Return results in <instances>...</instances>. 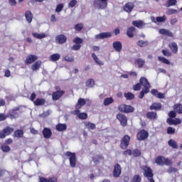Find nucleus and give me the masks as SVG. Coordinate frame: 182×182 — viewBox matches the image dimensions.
I'll return each mask as SVG.
<instances>
[{
  "label": "nucleus",
  "mask_w": 182,
  "mask_h": 182,
  "mask_svg": "<svg viewBox=\"0 0 182 182\" xmlns=\"http://www.w3.org/2000/svg\"><path fill=\"white\" fill-rule=\"evenodd\" d=\"M139 84L141 85V86H144V88L142 89V90L140 92L139 94V99H143L144 97V95H147V93L150 92V87H151V85H150V82H149V80L144 77H141L139 80Z\"/></svg>",
  "instance_id": "1"
},
{
  "label": "nucleus",
  "mask_w": 182,
  "mask_h": 182,
  "mask_svg": "<svg viewBox=\"0 0 182 182\" xmlns=\"http://www.w3.org/2000/svg\"><path fill=\"white\" fill-rule=\"evenodd\" d=\"M142 170L144 171V177H146L147 180L150 182H156L154 181V174L153 173V170H151V168L147 166H144L142 167Z\"/></svg>",
  "instance_id": "2"
},
{
  "label": "nucleus",
  "mask_w": 182,
  "mask_h": 182,
  "mask_svg": "<svg viewBox=\"0 0 182 182\" xmlns=\"http://www.w3.org/2000/svg\"><path fill=\"white\" fill-rule=\"evenodd\" d=\"M155 163L158 164V166H164V164L165 166H171V164H173V161L163 156H159L156 157Z\"/></svg>",
  "instance_id": "3"
},
{
  "label": "nucleus",
  "mask_w": 182,
  "mask_h": 182,
  "mask_svg": "<svg viewBox=\"0 0 182 182\" xmlns=\"http://www.w3.org/2000/svg\"><path fill=\"white\" fill-rule=\"evenodd\" d=\"M55 89L56 91L52 93V99L54 102H56L65 95V90H60V87L59 86H56Z\"/></svg>",
  "instance_id": "4"
},
{
  "label": "nucleus",
  "mask_w": 182,
  "mask_h": 182,
  "mask_svg": "<svg viewBox=\"0 0 182 182\" xmlns=\"http://www.w3.org/2000/svg\"><path fill=\"white\" fill-rule=\"evenodd\" d=\"M107 1L109 0H94L93 6L97 9H106L107 8Z\"/></svg>",
  "instance_id": "5"
},
{
  "label": "nucleus",
  "mask_w": 182,
  "mask_h": 182,
  "mask_svg": "<svg viewBox=\"0 0 182 182\" xmlns=\"http://www.w3.org/2000/svg\"><path fill=\"white\" fill-rule=\"evenodd\" d=\"M65 156L66 157H70L69 160L70 167H73V168H74V167H76V154L68 151L67 152H65Z\"/></svg>",
  "instance_id": "6"
},
{
  "label": "nucleus",
  "mask_w": 182,
  "mask_h": 182,
  "mask_svg": "<svg viewBox=\"0 0 182 182\" xmlns=\"http://www.w3.org/2000/svg\"><path fill=\"white\" fill-rule=\"evenodd\" d=\"M14 128L9 126L6 127L4 129L0 131V139H5L8 136H11L14 133Z\"/></svg>",
  "instance_id": "7"
},
{
  "label": "nucleus",
  "mask_w": 182,
  "mask_h": 182,
  "mask_svg": "<svg viewBox=\"0 0 182 182\" xmlns=\"http://www.w3.org/2000/svg\"><path fill=\"white\" fill-rule=\"evenodd\" d=\"M118 109L122 113H133V112H134V107H133L132 105H127L126 104L119 105Z\"/></svg>",
  "instance_id": "8"
},
{
  "label": "nucleus",
  "mask_w": 182,
  "mask_h": 182,
  "mask_svg": "<svg viewBox=\"0 0 182 182\" xmlns=\"http://www.w3.org/2000/svg\"><path fill=\"white\" fill-rule=\"evenodd\" d=\"M130 136L124 135L120 141V149L122 150H126L129 145L130 144Z\"/></svg>",
  "instance_id": "9"
},
{
  "label": "nucleus",
  "mask_w": 182,
  "mask_h": 182,
  "mask_svg": "<svg viewBox=\"0 0 182 182\" xmlns=\"http://www.w3.org/2000/svg\"><path fill=\"white\" fill-rule=\"evenodd\" d=\"M73 43H75L71 47L72 50H80L83 43V39L80 37H76L73 40Z\"/></svg>",
  "instance_id": "10"
},
{
  "label": "nucleus",
  "mask_w": 182,
  "mask_h": 182,
  "mask_svg": "<svg viewBox=\"0 0 182 182\" xmlns=\"http://www.w3.org/2000/svg\"><path fill=\"white\" fill-rule=\"evenodd\" d=\"M149 137V132L145 129L139 130L136 134V139L139 141H143V140H146Z\"/></svg>",
  "instance_id": "11"
},
{
  "label": "nucleus",
  "mask_w": 182,
  "mask_h": 182,
  "mask_svg": "<svg viewBox=\"0 0 182 182\" xmlns=\"http://www.w3.org/2000/svg\"><path fill=\"white\" fill-rule=\"evenodd\" d=\"M117 119L120 122V124L122 127H126V126H127V117L124 114L122 113L117 114Z\"/></svg>",
  "instance_id": "12"
},
{
  "label": "nucleus",
  "mask_w": 182,
  "mask_h": 182,
  "mask_svg": "<svg viewBox=\"0 0 182 182\" xmlns=\"http://www.w3.org/2000/svg\"><path fill=\"white\" fill-rule=\"evenodd\" d=\"M113 176L115 178H118L122 175V166L119 164H115L114 166V170L112 172Z\"/></svg>",
  "instance_id": "13"
},
{
  "label": "nucleus",
  "mask_w": 182,
  "mask_h": 182,
  "mask_svg": "<svg viewBox=\"0 0 182 182\" xmlns=\"http://www.w3.org/2000/svg\"><path fill=\"white\" fill-rule=\"evenodd\" d=\"M19 109V107L12 109L11 111L9 112L7 117H9L11 120L14 119H18V117H19V113H18Z\"/></svg>",
  "instance_id": "14"
},
{
  "label": "nucleus",
  "mask_w": 182,
  "mask_h": 182,
  "mask_svg": "<svg viewBox=\"0 0 182 182\" xmlns=\"http://www.w3.org/2000/svg\"><path fill=\"white\" fill-rule=\"evenodd\" d=\"M134 4L133 2H128L124 4L123 6V9L124 12H127V14H130L133 9H134Z\"/></svg>",
  "instance_id": "15"
},
{
  "label": "nucleus",
  "mask_w": 182,
  "mask_h": 182,
  "mask_svg": "<svg viewBox=\"0 0 182 182\" xmlns=\"http://www.w3.org/2000/svg\"><path fill=\"white\" fill-rule=\"evenodd\" d=\"M166 123L169 126H177V124H181V120L180 118H175V119H171V118H167L166 119Z\"/></svg>",
  "instance_id": "16"
},
{
  "label": "nucleus",
  "mask_w": 182,
  "mask_h": 182,
  "mask_svg": "<svg viewBox=\"0 0 182 182\" xmlns=\"http://www.w3.org/2000/svg\"><path fill=\"white\" fill-rule=\"evenodd\" d=\"M36 60H38V56L31 54L26 57L25 63L26 65H32V63H33V62H36Z\"/></svg>",
  "instance_id": "17"
},
{
  "label": "nucleus",
  "mask_w": 182,
  "mask_h": 182,
  "mask_svg": "<svg viewBox=\"0 0 182 182\" xmlns=\"http://www.w3.org/2000/svg\"><path fill=\"white\" fill-rule=\"evenodd\" d=\"M66 41H68V37L63 34L58 35L55 37V42L59 43L60 45H63V43H66Z\"/></svg>",
  "instance_id": "18"
},
{
  "label": "nucleus",
  "mask_w": 182,
  "mask_h": 182,
  "mask_svg": "<svg viewBox=\"0 0 182 182\" xmlns=\"http://www.w3.org/2000/svg\"><path fill=\"white\" fill-rule=\"evenodd\" d=\"M107 38H112V33L104 32L95 36V39H106Z\"/></svg>",
  "instance_id": "19"
},
{
  "label": "nucleus",
  "mask_w": 182,
  "mask_h": 182,
  "mask_svg": "<svg viewBox=\"0 0 182 182\" xmlns=\"http://www.w3.org/2000/svg\"><path fill=\"white\" fill-rule=\"evenodd\" d=\"M132 25L136 28H138V29H143L146 25V23L141 20H136L132 21Z\"/></svg>",
  "instance_id": "20"
},
{
  "label": "nucleus",
  "mask_w": 182,
  "mask_h": 182,
  "mask_svg": "<svg viewBox=\"0 0 182 182\" xmlns=\"http://www.w3.org/2000/svg\"><path fill=\"white\" fill-rule=\"evenodd\" d=\"M112 48L114 49L115 52H122V49H123V46L122 42L120 41H114L112 43Z\"/></svg>",
  "instance_id": "21"
},
{
  "label": "nucleus",
  "mask_w": 182,
  "mask_h": 182,
  "mask_svg": "<svg viewBox=\"0 0 182 182\" xmlns=\"http://www.w3.org/2000/svg\"><path fill=\"white\" fill-rule=\"evenodd\" d=\"M159 33H161V35H164V36H168V38L174 37V34H173L171 31L166 28H161L159 30Z\"/></svg>",
  "instance_id": "22"
},
{
  "label": "nucleus",
  "mask_w": 182,
  "mask_h": 182,
  "mask_svg": "<svg viewBox=\"0 0 182 182\" xmlns=\"http://www.w3.org/2000/svg\"><path fill=\"white\" fill-rule=\"evenodd\" d=\"M43 136L44 139H50V137H52V130L49 128L45 127L43 129Z\"/></svg>",
  "instance_id": "23"
},
{
  "label": "nucleus",
  "mask_w": 182,
  "mask_h": 182,
  "mask_svg": "<svg viewBox=\"0 0 182 182\" xmlns=\"http://www.w3.org/2000/svg\"><path fill=\"white\" fill-rule=\"evenodd\" d=\"M146 117L148 118L149 120H157V112H148L146 114Z\"/></svg>",
  "instance_id": "24"
},
{
  "label": "nucleus",
  "mask_w": 182,
  "mask_h": 182,
  "mask_svg": "<svg viewBox=\"0 0 182 182\" xmlns=\"http://www.w3.org/2000/svg\"><path fill=\"white\" fill-rule=\"evenodd\" d=\"M151 93L153 95V96H155V97H158V99H164L165 97L164 94L159 92V91L156 89L151 90Z\"/></svg>",
  "instance_id": "25"
},
{
  "label": "nucleus",
  "mask_w": 182,
  "mask_h": 182,
  "mask_svg": "<svg viewBox=\"0 0 182 182\" xmlns=\"http://www.w3.org/2000/svg\"><path fill=\"white\" fill-rule=\"evenodd\" d=\"M168 48L171 49L172 53H177V52H178V46H177L176 42L169 43Z\"/></svg>",
  "instance_id": "26"
},
{
  "label": "nucleus",
  "mask_w": 182,
  "mask_h": 182,
  "mask_svg": "<svg viewBox=\"0 0 182 182\" xmlns=\"http://www.w3.org/2000/svg\"><path fill=\"white\" fill-rule=\"evenodd\" d=\"M92 161L95 164H99L101 161H105V157L102 155H95V156L92 157Z\"/></svg>",
  "instance_id": "27"
},
{
  "label": "nucleus",
  "mask_w": 182,
  "mask_h": 182,
  "mask_svg": "<svg viewBox=\"0 0 182 182\" xmlns=\"http://www.w3.org/2000/svg\"><path fill=\"white\" fill-rule=\"evenodd\" d=\"M134 32H136V28H134V26H131L127 30V36H128V38H134Z\"/></svg>",
  "instance_id": "28"
},
{
  "label": "nucleus",
  "mask_w": 182,
  "mask_h": 182,
  "mask_svg": "<svg viewBox=\"0 0 182 182\" xmlns=\"http://www.w3.org/2000/svg\"><path fill=\"white\" fill-rule=\"evenodd\" d=\"M13 137L17 139H22V137H23V129H17L14 131Z\"/></svg>",
  "instance_id": "29"
},
{
  "label": "nucleus",
  "mask_w": 182,
  "mask_h": 182,
  "mask_svg": "<svg viewBox=\"0 0 182 182\" xmlns=\"http://www.w3.org/2000/svg\"><path fill=\"white\" fill-rule=\"evenodd\" d=\"M46 103V100L44 98H36L33 102L34 106H43Z\"/></svg>",
  "instance_id": "30"
},
{
  "label": "nucleus",
  "mask_w": 182,
  "mask_h": 182,
  "mask_svg": "<svg viewBox=\"0 0 182 182\" xmlns=\"http://www.w3.org/2000/svg\"><path fill=\"white\" fill-rule=\"evenodd\" d=\"M86 105V100L83 98H79L77 100V103L75 105V109H82V106Z\"/></svg>",
  "instance_id": "31"
},
{
  "label": "nucleus",
  "mask_w": 182,
  "mask_h": 182,
  "mask_svg": "<svg viewBox=\"0 0 182 182\" xmlns=\"http://www.w3.org/2000/svg\"><path fill=\"white\" fill-rule=\"evenodd\" d=\"M25 18L28 22V23H31L32 22V20L33 19V14H32V12L31 11H26L25 13Z\"/></svg>",
  "instance_id": "32"
},
{
  "label": "nucleus",
  "mask_w": 182,
  "mask_h": 182,
  "mask_svg": "<svg viewBox=\"0 0 182 182\" xmlns=\"http://www.w3.org/2000/svg\"><path fill=\"white\" fill-rule=\"evenodd\" d=\"M161 103L154 102L150 106V110H161Z\"/></svg>",
  "instance_id": "33"
},
{
  "label": "nucleus",
  "mask_w": 182,
  "mask_h": 182,
  "mask_svg": "<svg viewBox=\"0 0 182 182\" xmlns=\"http://www.w3.org/2000/svg\"><path fill=\"white\" fill-rule=\"evenodd\" d=\"M173 110L178 113V114H182V104L177 103L173 105Z\"/></svg>",
  "instance_id": "34"
},
{
  "label": "nucleus",
  "mask_w": 182,
  "mask_h": 182,
  "mask_svg": "<svg viewBox=\"0 0 182 182\" xmlns=\"http://www.w3.org/2000/svg\"><path fill=\"white\" fill-rule=\"evenodd\" d=\"M55 129L58 132H65L68 129L66 124H58L55 126Z\"/></svg>",
  "instance_id": "35"
},
{
  "label": "nucleus",
  "mask_w": 182,
  "mask_h": 182,
  "mask_svg": "<svg viewBox=\"0 0 182 182\" xmlns=\"http://www.w3.org/2000/svg\"><path fill=\"white\" fill-rule=\"evenodd\" d=\"M42 65V61H36L31 65L32 70H38L41 69V66Z\"/></svg>",
  "instance_id": "36"
},
{
  "label": "nucleus",
  "mask_w": 182,
  "mask_h": 182,
  "mask_svg": "<svg viewBox=\"0 0 182 182\" xmlns=\"http://www.w3.org/2000/svg\"><path fill=\"white\" fill-rule=\"evenodd\" d=\"M136 45L140 48H144L146 46H149V41H144L143 40H139L137 41Z\"/></svg>",
  "instance_id": "37"
},
{
  "label": "nucleus",
  "mask_w": 182,
  "mask_h": 182,
  "mask_svg": "<svg viewBox=\"0 0 182 182\" xmlns=\"http://www.w3.org/2000/svg\"><path fill=\"white\" fill-rule=\"evenodd\" d=\"M32 36L36 39H43L44 38H46V34H45L44 33H42L41 34L38 33H32Z\"/></svg>",
  "instance_id": "38"
},
{
  "label": "nucleus",
  "mask_w": 182,
  "mask_h": 182,
  "mask_svg": "<svg viewBox=\"0 0 182 182\" xmlns=\"http://www.w3.org/2000/svg\"><path fill=\"white\" fill-rule=\"evenodd\" d=\"M0 149L4 153H9L11 151V147L5 144H1Z\"/></svg>",
  "instance_id": "39"
},
{
  "label": "nucleus",
  "mask_w": 182,
  "mask_h": 182,
  "mask_svg": "<svg viewBox=\"0 0 182 182\" xmlns=\"http://www.w3.org/2000/svg\"><path fill=\"white\" fill-rule=\"evenodd\" d=\"M85 126H86V127H87V129H89L90 130L96 129V124H95L90 122H85Z\"/></svg>",
  "instance_id": "40"
},
{
  "label": "nucleus",
  "mask_w": 182,
  "mask_h": 182,
  "mask_svg": "<svg viewBox=\"0 0 182 182\" xmlns=\"http://www.w3.org/2000/svg\"><path fill=\"white\" fill-rule=\"evenodd\" d=\"M85 85L87 86V87H95V80L90 78L88 79L86 82Z\"/></svg>",
  "instance_id": "41"
},
{
  "label": "nucleus",
  "mask_w": 182,
  "mask_h": 182,
  "mask_svg": "<svg viewBox=\"0 0 182 182\" xmlns=\"http://www.w3.org/2000/svg\"><path fill=\"white\" fill-rule=\"evenodd\" d=\"M168 146H170V147H172V149H178V145L177 144V142L173 139H170L168 141Z\"/></svg>",
  "instance_id": "42"
},
{
  "label": "nucleus",
  "mask_w": 182,
  "mask_h": 182,
  "mask_svg": "<svg viewBox=\"0 0 182 182\" xmlns=\"http://www.w3.org/2000/svg\"><path fill=\"white\" fill-rule=\"evenodd\" d=\"M50 59L52 62H56L60 59V55L59 53L53 54L50 55Z\"/></svg>",
  "instance_id": "43"
},
{
  "label": "nucleus",
  "mask_w": 182,
  "mask_h": 182,
  "mask_svg": "<svg viewBox=\"0 0 182 182\" xmlns=\"http://www.w3.org/2000/svg\"><path fill=\"white\" fill-rule=\"evenodd\" d=\"M114 102L113 97H107L104 100V106H109V105H112Z\"/></svg>",
  "instance_id": "44"
},
{
  "label": "nucleus",
  "mask_w": 182,
  "mask_h": 182,
  "mask_svg": "<svg viewBox=\"0 0 182 182\" xmlns=\"http://www.w3.org/2000/svg\"><path fill=\"white\" fill-rule=\"evenodd\" d=\"M124 97L127 99V100H133V99H134V94L132 92H125Z\"/></svg>",
  "instance_id": "45"
},
{
  "label": "nucleus",
  "mask_w": 182,
  "mask_h": 182,
  "mask_svg": "<svg viewBox=\"0 0 182 182\" xmlns=\"http://www.w3.org/2000/svg\"><path fill=\"white\" fill-rule=\"evenodd\" d=\"M92 58L94 59L95 62L97 63V65H104L103 62L97 58V55L96 54L92 53Z\"/></svg>",
  "instance_id": "46"
},
{
  "label": "nucleus",
  "mask_w": 182,
  "mask_h": 182,
  "mask_svg": "<svg viewBox=\"0 0 182 182\" xmlns=\"http://www.w3.org/2000/svg\"><path fill=\"white\" fill-rule=\"evenodd\" d=\"M77 117H78V119H80L81 120H86V119H87V113L81 112V113L78 114Z\"/></svg>",
  "instance_id": "47"
},
{
  "label": "nucleus",
  "mask_w": 182,
  "mask_h": 182,
  "mask_svg": "<svg viewBox=\"0 0 182 182\" xmlns=\"http://www.w3.org/2000/svg\"><path fill=\"white\" fill-rule=\"evenodd\" d=\"M132 154L134 157H140V156H141V151H140V149H134Z\"/></svg>",
  "instance_id": "48"
},
{
  "label": "nucleus",
  "mask_w": 182,
  "mask_h": 182,
  "mask_svg": "<svg viewBox=\"0 0 182 182\" xmlns=\"http://www.w3.org/2000/svg\"><path fill=\"white\" fill-rule=\"evenodd\" d=\"M168 116L169 117L168 119H176V117H177V112L175 110L170 111Z\"/></svg>",
  "instance_id": "49"
},
{
  "label": "nucleus",
  "mask_w": 182,
  "mask_h": 182,
  "mask_svg": "<svg viewBox=\"0 0 182 182\" xmlns=\"http://www.w3.org/2000/svg\"><path fill=\"white\" fill-rule=\"evenodd\" d=\"M158 59L160 62H162V63H165V65H170V60L164 57H158Z\"/></svg>",
  "instance_id": "50"
},
{
  "label": "nucleus",
  "mask_w": 182,
  "mask_h": 182,
  "mask_svg": "<svg viewBox=\"0 0 182 182\" xmlns=\"http://www.w3.org/2000/svg\"><path fill=\"white\" fill-rule=\"evenodd\" d=\"M132 182H141V176L140 175H134L132 178Z\"/></svg>",
  "instance_id": "51"
},
{
  "label": "nucleus",
  "mask_w": 182,
  "mask_h": 182,
  "mask_svg": "<svg viewBox=\"0 0 182 182\" xmlns=\"http://www.w3.org/2000/svg\"><path fill=\"white\" fill-rule=\"evenodd\" d=\"M166 19V16H158L156 18V22H158L159 23H161V22H165Z\"/></svg>",
  "instance_id": "52"
},
{
  "label": "nucleus",
  "mask_w": 182,
  "mask_h": 182,
  "mask_svg": "<svg viewBox=\"0 0 182 182\" xmlns=\"http://www.w3.org/2000/svg\"><path fill=\"white\" fill-rule=\"evenodd\" d=\"M75 29L77 30L78 32H80L82 29H83V23H79L75 26Z\"/></svg>",
  "instance_id": "53"
},
{
  "label": "nucleus",
  "mask_w": 182,
  "mask_h": 182,
  "mask_svg": "<svg viewBox=\"0 0 182 182\" xmlns=\"http://www.w3.org/2000/svg\"><path fill=\"white\" fill-rule=\"evenodd\" d=\"M177 171H178V169L173 166H170L167 170V173H168L169 174H171V173H177Z\"/></svg>",
  "instance_id": "54"
},
{
  "label": "nucleus",
  "mask_w": 182,
  "mask_h": 182,
  "mask_svg": "<svg viewBox=\"0 0 182 182\" xmlns=\"http://www.w3.org/2000/svg\"><path fill=\"white\" fill-rule=\"evenodd\" d=\"M136 63L139 65V68H143V66L144 65L145 61L143 59L139 58L136 60Z\"/></svg>",
  "instance_id": "55"
},
{
  "label": "nucleus",
  "mask_w": 182,
  "mask_h": 182,
  "mask_svg": "<svg viewBox=\"0 0 182 182\" xmlns=\"http://www.w3.org/2000/svg\"><path fill=\"white\" fill-rule=\"evenodd\" d=\"M77 4V1L76 0H71L70 3L68 4V8H75L76 6V4Z\"/></svg>",
  "instance_id": "56"
},
{
  "label": "nucleus",
  "mask_w": 182,
  "mask_h": 182,
  "mask_svg": "<svg viewBox=\"0 0 182 182\" xmlns=\"http://www.w3.org/2000/svg\"><path fill=\"white\" fill-rule=\"evenodd\" d=\"M174 133H176V129H174L171 127H168L167 128V134H174Z\"/></svg>",
  "instance_id": "57"
},
{
  "label": "nucleus",
  "mask_w": 182,
  "mask_h": 182,
  "mask_svg": "<svg viewBox=\"0 0 182 182\" xmlns=\"http://www.w3.org/2000/svg\"><path fill=\"white\" fill-rule=\"evenodd\" d=\"M168 6H174L177 4V0H168Z\"/></svg>",
  "instance_id": "58"
},
{
  "label": "nucleus",
  "mask_w": 182,
  "mask_h": 182,
  "mask_svg": "<svg viewBox=\"0 0 182 182\" xmlns=\"http://www.w3.org/2000/svg\"><path fill=\"white\" fill-rule=\"evenodd\" d=\"M63 9V4H58L55 9V12H62Z\"/></svg>",
  "instance_id": "59"
},
{
  "label": "nucleus",
  "mask_w": 182,
  "mask_h": 182,
  "mask_svg": "<svg viewBox=\"0 0 182 182\" xmlns=\"http://www.w3.org/2000/svg\"><path fill=\"white\" fill-rule=\"evenodd\" d=\"M64 60L66 62H73L75 60V58H73V57L70 56V55H65L64 57Z\"/></svg>",
  "instance_id": "60"
},
{
  "label": "nucleus",
  "mask_w": 182,
  "mask_h": 182,
  "mask_svg": "<svg viewBox=\"0 0 182 182\" xmlns=\"http://www.w3.org/2000/svg\"><path fill=\"white\" fill-rule=\"evenodd\" d=\"M140 89H141V85L139 83L136 84L135 85L133 86V90L135 92H137L139 90H140Z\"/></svg>",
  "instance_id": "61"
},
{
  "label": "nucleus",
  "mask_w": 182,
  "mask_h": 182,
  "mask_svg": "<svg viewBox=\"0 0 182 182\" xmlns=\"http://www.w3.org/2000/svg\"><path fill=\"white\" fill-rule=\"evenodd\" d=\"M132 149H127L122 152L124 156H132Z\"/></svg>",
  "instance_id": "62"
},
{
  "label": "nucleus",
  "mask_w": 182,
  "mask_h": 182,
  "mask_svg": "<svg viewBox=\"0 0 182 182\" xmlns=\"http://www.w3.org/2000/svg\"><path fill=\"white\" fill-rule=\"evenodd\" d=\"M48 182H58V178L55 176L50 177L48 178Z\"/></svg>",
  "instance_id": "63"
},
{
  "label": "nucleus",
  "mask_w": 182,
  "mask_h": 182,
  "mask_svg": "<svg viewBox=\"0 0 182 182\" xmlns=\"http://www.w3.org/2000/svg\"><path fill=\"white\" fill-rule=\"evenodd\" d=\"M38 182H48V178H46L43 176H39Z\"/></svg>",
  "instance_id": "64"
}]
</instances>
